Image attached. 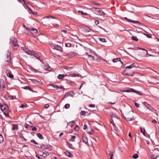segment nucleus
Wrapping results in <instances>:
<instances>
[{"label":"nucleus","instance_id":"obj_12","mask_svg":"<svg viewBox=\"0 0 159 159\" xmlns=\"http://www.w3.org/2000/svg\"><path fill=\"white\" fill-rule=\"evenodd\" d=\"M82 137L84 142L85 144L88 143V139H87V137L85 136L84 134H83L82 135Z\"/></svg>","mask_w":159,"mask_h":159},{"label":"nucleus","instance_id":"obj_30","mask_svg":"<svg viewBox=\"0 0 159 159\" xmlns=\"http://www.w3.org/2000/svg\"><path fill=\"white\" fill-rule=\"evenodd\" d=\"M78 13H81V14L82 15L86 16L88 15L87 13H84L82 11H78Z\"/></svg>","mask_w":159,"mask_h":159},{"label":"nucleus","instance_id":"obj_5","mask_svg":"<svg viewBox=\"0 0 159 159\" xmlns=\"http://www.w3.org/2000/svg\"><path fill=\"white\" fill-rule=\"evenodd\" d=\"M143 104L149 110L153 112H154V113L158 116V113L156 112L157 111L154 108L146 102H144Z\"/></svg>","mask_w":159,"mask_h":159},{"label":"nucleus","instance_id":"obj_20","mask_svg":"<svg viewBox=\"0 0 159 159\" xmlns=\"http://www.w3.org/2000/svg\"><path fill=\"white\" fill-rule=\"evenodd\" d=\"M134 67H136L135 66V64L134 63H133L130 66L126 67L125 69H131Z\"/></svg>","mask_w":159,"mask_h":159},{"label":"nucleus","instance_id":"obj_52","mask_svg":"<svg viewBox=\"0 0 159 159\" xmlns=\"http://www.w3.org/2000/svg\"><path fill=\"white\" fill-rule=\"evenodd\" d=\"M129 92H133L134 93L135 90L132 88H129Z\"/></svg>","mask_w":159,"mask_h":159},{"label":"nucleus","instance_id":"obj_22","mask_svg":"<svg viewBox=\"0 0 159 159\" xmlns=\"http://www.w3.org/2000/svg\"><path fill=\"white\" fill-rule=\"evenodd\" d=\"M65 75L64 74H59L58 76V78L60 80L62 79L65 77Z\"/></svg>","mask_w":159,"mask_h":159},{"label":"nucleus","instance_id":"obj_64","mask_svg":"<svg viewBox=\"0 0 159 159\" xmlns=\"http://www.w3.org/2000/svg\"><path fill=\"white\" fill-rule=\"evenodd\" d=\"M36 157L38 158V159H43L42 158H40L38 154L36 155Z\"/></svg>","mask_w":159,"mask_h":159},{"label":"nucleus","instance_id":"obj_61","mask_svg":"<svg viewBox=\"0 0 159 159\" xmlns=\"http://www.w3.org/2000/svg\"><path fill=\"white\" fill-rule=\"evenodd\" d=\"M95 23L96 25L98 24L99 23V21L98 20H95Z\"/></svg>","mask_w":159,"mask_h":159},{"label":"nucleus","instance_id":"obj_59","mask_svg":"<svg viewBox=\"0 0 159 159\" xmlns=\"http://www.w3.org/2000/svg\"><path fill=\"white\" fill-rule=\"evenodd\" d=\"M31 13L32 14H33V15H37V12H34L33 11H32V12H31Z\"/></svg>","mask_w":159,"mask_h":159},{"label":"nucleus","instance_id":"obj_9","mask_svg":"<svg viewBox=\"0 0 159 159\" xmlns=\"http://www.w3.org/2000/svg\"><path fill=\"white\" fill-rule=\"evenodd\" d=\"M74 93L72 91H69L66 93L64 95V98H67L68 96L73 97Z\"/></svg>","mask_w":159,"mask_h":159},{"label":"nucleus","instance_id":"obj_15","mask_svg":"<svg viewBox=\"0 0 159 159\" xmlns=\"http://www.w3.org/2000/svg\"><path fill=\"white\" fill-rule=\"evenodd\" d=\"M124 118L127 121L133 120L132 118L131 117L129 116L128 114L125 115V116H124Z\"/></svg>","mask_w":159,"mask_h":159},{"label":"nucleus","instance_id":"obj_23","mask_svg":"<svg viewBox=\"0 0 159 159\" xmlns=\"http://www.w3.org/2000/svg\"><path fill=\"white\" fill-rule=\"evenodd\" d=\"M123 75H126L128 76H131V75L130 73H128L126 70H125L123 72Z\"/></svg>","mask_w":159,"mask_h":159},{"label":"nucleus","instance_id":"obj_40","mask_svg":"<svg viewBox=\"0 0 159 159\" xmlns=\"http://www.w3.org/2000/svg\"><path fill=\"white\" fill-rule=\"evenodd\" d=\"M30 142L37 145L38 144V143L36 142L34 140H31Z\"/></svg>","mask_w":159,"mask_h":159},{"label":"nucleus","instance_id":"obj_18","mask_svg":"<svg viewBox=\"0 0 159 159\" xmlns=\"http://www.w3.org/2000/svg\"><path fill=\"white\" fill-rule=\"evenodd\" d=\"M65 154L68 157H72L73 156V155L70 152L66 151L65 152Z\"/></svg>","mask_w":159,"mask_h":159},{"label":"nucleus","instance_id":"obj_16","mask_svg":"<svg viewBox=\"0 0 159 159\" xmlns=\"http://www.w3.org/2000/svg\"><path fill=\"white\" fill-rule=\"evenodd\" d=\"M88 59L89 61H92L94 60V56L90 55H88Z\"/></svg>","mask_w":159,"mask_h":159},{"label":"nucleus","instance_id":"obj_38","mask_svg":"<svg viewBox=\"0 0 159 159\" xmlns=\"http://www.w3.org/2000/svg\"><path fill=\"white\" fill-rule=\"evenodd\" d=\"M99 40L103 42H106V40L104 38H98Z\"/></svg>","mask_w":159,"mask_h":159},{"label":"nucleus","instance_id":"obj_60","mask_svg":"<svg viewBox=\"0 0 159 159\" xmlns=\"http://www.w3.org/2000/svg\"><path fill=\"white\" fill-rule=\"evenodd\" d=\"M61 32H64L65 33H67V31L66 30H61Z\"/></svg>","mask_w":159,"mask_h":159},{"label":"nucleus","instance_id":"obj_32","mask_svg":"<svg viewBox=\"0 0 159 159\" xmlns=\"http://www.w3.org/2000/svg\"><path fill=\"white\" fill-rule=\"evenodd\" d=\"M7 76L10 78H13V75L11 73H8L7 74Z\"/></svg>","mask_w":159,"mask_h":159},{"label":"nucleus","instance_id":"obj_50","mask_svg":"<svg viewBox=\"0 0 159 159\" xmlns=\"http://www.w3.org/2000/svg\"><path fill=\"white\" fill-rule=\"evenodd\" d=\"M111 123L113 125L114 127H116V125L114 123V121L112 119L111 120Z\"/></svg>","mask_w":159,"mask_h":159},{"label":"nucleus","instance_id":"obj_42","mask_svg":"<svg viewBox=\"0 0 159 159\" xmlns=\"http://www.w3.org/2000/svg\"><path fill=\"white\" fill-rule=\"evenodd\" d=\"M132 40L135 41H138L139 40V39L137 38L136 37H134V36H132Z\"/></svg>","mask_w":159,"mask_h":159},{"label":"nucleus","instance_id":"obj_35","mask_svg":"<svg viewBox=\"0 0 159 159\" xmlns=\"http://www.w3.org/2000/svg\"><path fill=\"white\" fill-rule=\"evenodd\" d=\"M74 129L75 131H78L79 129V127L77 125H76Z\"/></svg>","mask_w":159,"mask_h":159},{"label":"nucleus","instance_id":"obj_55","mask_svg":"<svg viewBox=\"0 0 159 159\" xmlns=\"http://www.w3.org/2000/svg\"><path fill=\"white\" fill-rule=\"evenodd\" d=\"M67 143L70 148L73 149V148L72 147V145L71 144L68 143V142H67Z\"/></svg>","mask_w":159,"mask_h":159},{"label":"nucleus","instance_id":"obj_14","mask_svg":"<svg viewBox=\"0 0 159 159\" xmlns=\"http://www.w3.org/2000/svg\"><path fill=\"white\" fill-rule=\"evenodd\" d=\"M107 153L108 155V157L110 159H113L112 157L113 156V154L111 151L108 150L107 152Z\"/></svg>","mask_w":159,"mask_h":159},{"label":"nucleus","instance_id":"obj_6","mask_svg":"<svg viewBox=\"0 0 159 159\" xmlns=\"http://www.w3.org/2000/svg\"><path fill=\"white\" fill-rule=\"evenodd\" d=\"M36 147L40 149H43V151L45 149H47L49 150H51V148L50 146L49 145L46 144H42L40 146H36Z\"/></svg>","mask_w":159,"mask_h":159},{"label":"nucleus","instance_id":"obj_31","mask_svg":"<svg viewBox=\"0 0 159 159\" xmlns=\"http://www.w3.org/2000/svg\"><path fill=\"white\" fill-rule=\"evenodd\" d=\"M140 130H141V132L143 134L144 136H145V130L144 128H143L142 127H140Z\"/></svg>","mask_w":159,"mask_h":159},{"label":"nucleus","instance_id":"obj_19","mask_svg":"<svg viewBox=\"0 0 159 159\" xmlns=\"http://www.w3.org/2000/svg\"><path fill=\"white\" fill-rule=\"evenodd\" d=\"M44 68L45 70L48 71H50L51 69V67L48 64L45 65V66H44Z\"/></svg>","mask_w":159,"mask_h":159},{"label":"nucleus","instance_id":"obj_13","mask_svg":"<svg viewBox=\"0 0 159 159\" xmlns=\"http://www.w3.org/2000/svg\"><path fill=\"white\" fill-rule=\"evenodd\" d=\"M158 156L159 155L157 153H156L154 152H153L152 156L151 157V158L152 159H156Z\"/></svg>","mask_w":159,"mask_h":159},{"label":"nucleus","instance_id":"obj_57","mask_svg":"<svg viewBox=\"0 0 159 159\" xmlns=\"http://www.w3.org/2000/svg\"><path fill=\"white\" fill-rule=\"evenodd\" d=\"M89 107H95V105L90 104L89 105Z\"/></svg>","mask_w":159,"mask_h":159},{"label":"nucleus","instance_id":"obj_48","mask_svg":"<svg viewBox=\"0 0 159 159\" xmlns=\"http://www.w3.org/2000/svg\"><path fill=\"white\" fill-rule=\"evenodd\" d=\"M138 48L139 49H141V50H144L145 51V53L146 54H148V51L147 50H145V49H144V48Z\"/></svg>","mask_w":159,"mask_h":159},{"label":"nucleus","instance_id":"obj_46","mask_svg":"<svg viewBox=\"0 0 159 159\" xmlns=\"http://www.w3.org/2000/svg\"><path fill=\"white\" fill-rule=\"evenodd\" d=\"M71 75L73 77H75V76H77L78 77H80V74H71Z\"/></svg>","mask_w":159,"mask_h":159},{"label":"nucleus","instance_id":"obj_53","mask_svg":"<svg viewBox=\"0 0 159 159\" xmlns=\"http://www.w3.org/2000/svg\"><path fill=\"white\" fill-rule=\"evenodd\" d=\"M32 128H33L32 129V131H37V128H36V127H34L33 126V127H32Z\"/></svg>","mask_w":159,"mask_h":159},{"label":"nucleus","instance_id":"obj_10","mask_svg":"<svg viewBox=\"0 0 159 159\" xmlns=\"http://www.w3.org/2000/svg\"><path fill=\"white\" fill-rule=\"evenodd\" d=\"M124 18H125L127 21L129 22H132L134 23H135L136 24H138L139 25L140 24V22H139L138 21H135V20H131L130 19H128L126 17H124Z\"/></svg>","mask_w":159,"mask_h":159},{"label":"nucleus","instance_id":"obj_29","mask_svg":"<svg viewBox=\"0 0 159 159\" xmlns=\"http://www.w3.org/2000/svg\"><path fill=\"white\" fill-rule=\"evenodd\" d=\"M112 61L116 63L118 61H121V60L120 58H116L113 59Z\"/></svg>","mask_w":159,"mask_h":159},{"label":"nucleus","instance_id":"obj_8","mask_svg":"<svg viewBox=\"0 0 159 159\" xmlns=\"http://www.w3.org/2000/svg\"><path fill=\"white\" fill-rule=\"evenodd\" d=\"M24 51L26 53L31 55H34L36 54L35 52L33 51L30 50L27 48H25Z\"/></svg>","mask_w":159,"mask_h":159},{"label":"nucleus","instance_id":"obj_7","mask_svg":"<svg viewBox=\"0 0 159 159\" xmlns=\"http://www.w3.org/2000/svg\"><path fill=\"white\" fill-rule=\"evenodd\" d=\"M53 49L58 50L60 52H62L63 50L62 48L60 46L57 44H54L52 46Z\"/></svg>","mask_w":159,"mask_h":159},{"label":"nucleus","instance_id":"obj_51","mask_svg":"<svg viewBox=\"0 0 159 159\" xmlns=\"http://www.w3.org/2000/svg\"><path fill=\"white\" fill-rule=\"evenodd\" d=\"M14 97L12 96H9L8 97V99L10 100L13 99L15 98H13Z\"/></svg>","mask_w":159,"mask_h":159},{"label":"nucleus","instance_id":"obj_26","mask_svg":"<svg viewBox=\"0 0 159 159\" xmlns=\"http://www.w3.org/2000/svg\"><path fill=\"white\" fill-rule=\"evenodd\" d=\"M111 116V117H114V118H117L116 115L115 113H114L113 112H111L110 114Z\"/></svg>","mask_w":159,"mask_h":159},{"label":"nucleus","instance_id":"obj_43","mask_svg":"<svg viewBox=\"0 0 159 159\" xmlns=\"http://www.w3.org/2000/svg\"><path fill=\"white\" fill-rule=\"evenodd\" d=\"M20 137L22 140H24L25 141H26L27 139H25L24 137L23 136V135H20Z\"/></svg>","mask_w":159,"mask_h":159},{"label":"nucleus","instance_id":"obj_4","mask_svg":"<svg viewBox=\"0 0 159 159\" xmlns=\"http://www.w3.org/2000/svg\"><path fill=\"white\" fill-rule=\"evenodd\" d=\"M11 59V52L8 51H7V55L4 57V60L7 63L5 65L8 66L10 62Z\"/></svg>","mask_w":159,"mask_h":159},{"label":"nucleus","instance_id":"obj_45","mask_svg":"<svg viewBox=\"0 0 159 159\" xmlns=\"http://www.w3.org/2000/svg\"><path fill=\"white\" fill-rule=\"evenodd\" d=\"M70 105L69 104H66L64 106V107L66 109H68L70 107Z\"/></svg>","mask_w":159,"mask_h":159},{"label":"nucleus","instance_id":"obj_33","mask_svg":"<svg viewBox=\"0 0 159 159\" xmlns=\"http://www.w3.org/2000/svg\"><path fill=\"white\" fill-rule=\"evenodd\" d=\"M3 140L4 139L2 136L0 134V143L3 142Z\"/></svg>","mask_w":159,"mask_h":159},{"label":"nucleus","instance_id":"obj_49","mask_svg":"<svg viewBox=\"0 0 159 159\" xmlns=\"http://www.w3.org/2000/svg\"><path fill=\"white\" fill-rule=\"evenodd\" d=\"M46 17L47 18H48V19H49L50 18H52V19H55V17H53V16H52L51 15L47 16Z\"/></svg>","mask_w":159,"mask_h":159},{"label":"nucleus","instance_id":"obj_25","mask_svg":"<svg viewBox=\"0 0 159 159\" xmlns=\"http://www.w3.org/2000/svg\"><path fill=\"white\" fill-rule=\"evenodd\" d=\"M37 136H38V138H39L40 139H43V137L42 136V135L39 133H38L36 134Z\"/></svg>","mask_w":159,"mask_h":159},{"label":"nucleus","instance_id":"obj_36","mask_svg":"<svg viewBox=\"0 0 159 159\" xmlns=\"http://www.w3.org/2000/svg\"><path fill=\"white\" fill-rule=\"evenodd\" d=\"M30 30H31L32 31H34V33H38V30L37 29H34L33 28H32L30 29Z\"/></svg>","mask_w":159,"mask_h":159},{"label":"nucleus","instance_id":"obj_37","mask_svg":"<svg viewBox=\"0 0 159 159\" xmlns=\"http://www.w3.org/2000/svg\"><path fill=\"white\" fill-rule=\"evenodd\" d=\"M134 93H137L140 95H143V94L141 92H140L139 91H138L136 90H135Z\"/></svg>","mask_w":159,"mask_h":159},{"label":"nucleus","instance_id":"obj_54","mask_svg":"<svg viewBox=\"0 0 159 159\" xmlns=\"http://www.w3.org/2000/svg\"><path fill=\"white\" fill-rule=\"evenodd\" d=\"M93 131L91 129V131H87V132L90 134H92L93 133Z\"/></svg>","mask_w":159,"mask_h":159},{"label":"nucleus","instance_id":"obj_47","mask_svg":"<svg viewBox=\"0 0 159 159\" xmlns=\"http://www.w3.org/2000/svg\"><path fill=\"white\" fill-rule=\"evenodd\" d=\"M80 114L81 116L84 115V116H85V111H81L80 113Z\"/></svg>","mask_w":159,"mask_h":159},{"label":"nucleus","instance_id":"obj_63","mask_svg":"<svg viewBox=\"0 0 159 159\" xmlns=\"http://www.w3.org/2000/svg\"><path fill=\"white\" fill-rule=\"evenodd\" d=\"M87 128V126L86 124L84 125V126L83 129L84 130L86 129Z\"/></svg>","mask_w":159,"mask_h":159},{"label":"nucleus","instance_id":"obj_24","mask_svg":"<svg viewBox=\"0 0 159 159\" xmlns=\"http://www.w3.org/2000/svg\"><path fill=\"white\" fill-rule=\"evenodd\" d=\"M75 123V121L74 120L70 122L69 123V125L71 127H72L74 125Z\"/></svg>","mask_w":159,"mask_h":159},{"label":"nucleus","instance_id":"obj_28","mask_svg":"<svg viewBox=\"0 0 159 159\" xmlns=\"http://www.w3.org/2000/svg\"><path fill=\"white\" fill-rule=\"evenodd\" d=\"M42 152L44 154H45L46 156H48L49 155V152L45 150H44V151L43 150Z\"/></svg>","mask_w":159,"mask_h":159},{"label":"nucleus","instance_id":"obj_62","mask_svg":"<svg viewBox=\"0 0 159 159\" xmlns=\"http://www.w3.org/2000/svg\"><path fill=\"white\" fill-rule=\"evenodd\" d=\"M49 107V105L48 104H46L45 105V106H44V107L47 109V108H48Z\"/></svg>","mask_w":159,"mask_h":159},{"label":"nucleus","instance_id":"obj_21","mask_svg":"<svg viewBox=\"0 0 159 159\" xmlns=\"http://www.w3.org/2000/svg\"><path fill=\"white\" fill-rule=\"evenodd\" d=\"M68 54L69 57H73L74 56L75 54V52L74 51L70 52L68 53Z\"/></svg>","mask_w":159,"mask_h":159},{"label":"nucleus","instance_id":"obj_58","mask_svg":"<svg viewBox=\"0 0 159 159\" xmlns=\"http://www.w3.org/2000/svg\"><path fill=\"white\" fill-rule=\"evenodd\" d=\"M134 105L137 108H139V105L137 102L134 103Z\"/></svg>","mask_w":159,"mask_h":159},{"label":"nucleus","instance_id":"obj_39","mask_svg":"<svg viewBox=\"0 0 159 159\" xmlns=\"http://www.w3.org/2000/svg\"><path fill=\"white\" fill-rule=\"evenodd\" d=\"M138 157L139 155L138 154H135L133 155L132 157L134 159H136L138 158Z\"/></svg>","mask_w":159,"mask_h":159},{"label":"nucleus","instance_id":"obj_44","mask_svg":"<svg viewBox=\"0 0 159 159\" xmlns=\"http://www.w3.org/2000/svg\"><path fill=\"white\" fill-rule=\"evenodd\" d=\"M71 46V44L70 43H67L65 44V46L67 47H70Z\"/></svg>","mask_w":159,"mask_h":159},{"label":"nucleus","instance_id":"obj_34","mask_svg":"<svg viewBox=\"0 0 159 159\" xmlns=\"http://www.w3.org/2000/svg\"><path fill=\"white\" fill-rule=\"evenodd\" d=\"M76 137L75 135H73L72 136L71 139L69 140L70 141H74V139H75Z\"/></svg>","mask_w":159,"mask_h":159},{"label":"nucleus","instance_id":"obj_17","mask_svg":"<svg viewBox=\"0 0 159 159\" xmlns=\"http://www.w3.org/2000/svg\"><path fill=\"white\" fill-rule=\"evenodd\" d=\"M12 127L11 128V129L12 130H17L18 129V125H17L13 124H12Z\"/></svg>","mask_w":159,"mask_h":159},{"label":"nucleus","instance_id":"obj_56","mask_svg":"<svg viewBox=\"0 0 159 159\" xmlns=\"http://www.w3.org/2000/svg\"><path fill=\"white\" fill-rule=\"evenodd\" d=\"M145 35L147 36V37L149 38H152V36L151 35H150L148 34H145Z\"/></svg>","mask_w":159,"mask_h":159},{"label":"nucleus","instance_id":"obj_1","mask_svg":"<svg viewBox=\"0 0 159 159\" xmlns=\"http://www.w3.org/2000/svg\"><path fill=\"white\" fill-rule=\"evenodd\" d=\"M0 107L1 110L3 112L5 116L10 118L11 117L9 115V112L10 111L9 110L8 106L4 104L3 105L1 104L0 105Z\"/></svg>","mask_w":159,"mask_h":159},{"label":"nucleus","instance_id":"obj_2","mask_svg":"<svg viewBox=\"0 0 159 159\" xmlns=\"http://www.w3.org/2000/svg\"><path fill=\"white\" fill-rule=\"evenodd\" d=\"M10 43L11 44L12 47L14 49H18L19 45L17 43V40L15 37H12L11 39Z\"/></svg>","mask_w":159,"mask_h":159},{"label":"nucleus","instance_id":"obj_11","mask_svg":"<svg viewBox=\"0 0 159 159\" xmlns=\"http://www.w3.org/2000/svg\"><path fill=\"white\" fill-rule=\"evenodd\" d=\"M4 82L3 80H0V88L4 90L5 88Z\"/></svg>","mask_w":159,"mask_h":159},{"label":"nucleus","instance_id":"obj_27","mask_svg":"<svg viewBox=\"0 0 159 159\" xmlns=\"http://www.w3.org/2000/svg\"><path fill=\"white\" fill-rule=\"evenodd\" d=\"M25 127L26 129H29L30 128H32L33 127V126L30 125L28 124H25Z\"/></svg>","mask_w":159,"mask_h":159},{"label":"nucleus","instance_id":"obj_41","mask_svg":"<svg viewBox=\"0 0 159 159\" xmlns=\"http://www.w3.org/2000/svg\"><path fill=\"white\" fill-rule=\"evenodd\" d=\"M50 86L54 87V88H57V89H59V87L57 85H55L53 84H51L50 85Z\"/></svg>","mask_w":159,"mask_h":159},{"label":"nucleus","instance_id":"obj_3","mask_svg":"<svg viewBox=\"0 0 159 159\" xmlns=\"http://www.w3.org/2000/svg\"><path fill=\"white\" fill-rule=\"evenodd\" d=\"M91 9L93 13L97 15L104 16L106 14L102 10H101L99 8H92Z\"/></svg>","mask_w":159,"mask_h":159}]
</instances>
